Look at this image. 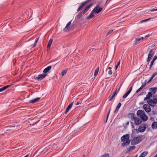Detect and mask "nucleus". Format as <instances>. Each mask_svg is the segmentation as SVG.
Wrapping results in <instances>:
<instances>
[{
	"instance_id": "obj_1",
	"label": "nucleus",
	"mask_w": 157,
	"mask_h": 157,
	"mask_svg": "<svg viewBox=\"0 0 157 157\" xmlns=\"http://www.w3.org/2000/svg\"><path fill=\"white\" fill-rule=\"evenodd\" d=\"M129 134H126L123 135L121 138L122 142H124L121 144V146L124 147L129 145L130 142V140H129Z\"/></svg>"
},
{
	"instance_id": "obj_2",
	"label": "nucleus",
	"mask_w": 157,
	"mask_h": 157,
	"mask_svg": "<svg viewBox=\"0 0 157 157\" xmlns=\"http://www.w3.org/2000/svg\"><path fill=\"white\" fill-rule=\"evenodd\" d=\"M144 136L141 135L135 138L131 142L132 145H135L138 144L143 139Z\"/></svg>"
},
{
	"instance_id": "obj_3",
	"label": "nucleus",
	"mask_w": 157,
	"mask_h": 157,
	"mask_svg": "<svg viewBox=\"0 0 157 157\" xmlns=\"http://www.w3.org/2000/svg\"><path fill=\"white\" fill-rule=\"evenodd\" d=\"M93 5V3H90L84 9L82 12H80L78 13V15H77V16L79 18H80Z\"/></svg>"
},
{
	"instance_id": "obj_4",
	"label": "nucleus",
	"mask_w": 157,
	"mask_h": 157,
	"mask_svg": "<svg viewBox=\"0 0 157 157\" xmlns=\"http://www.w3.org/2000/svg\"><path fill=\"white\" fill-rule=\"evenodd\" d=\"M92 0H87L85 1L82 2V3H80L79 6L77 10V12L80 11L85 6H86L88 3L89 2L91 1Z\"/></svg>"
},
{
	"instance_id": "obj_5",
	"label": "nucleus",
	"mask_w": 157,
	"mask_h": 157,
	"mask_svg": "<svg viewBox=\"0 0 157 157\" xmlns=\"http://www.w3.org/2000/svg\"><path fill=\"white\" fill-rule=\"evenodd\" d=\"M147 125L146 124H141L138 128V131L140 132H142L145 131Z\"/></svg>"
},
{
	"instance_id": "obj_6",
	"label": "nucleus",
	"mask_w": 157,
	"mask_h": 157,
	"mask_svg": "<svg viewBox=\"0 0 157 157\" xmlns=\"http://www.w3.org/2000/svg\"><path fill=\"white\" fill-rule=\"evenodd\" d=\"M101 2H100L93 9H95V10L96 11H95V13L96 14H98L102 10V7H100L101 4Z\"/></svg>"
},
{
	"instance_id": "obj_7",
	"label": "nucleus",
	"mask_w": 157,
	"mask_h": 157,
	"mask_svg": "<svg viewBox=\"0 0 157 157\" xmlns=\"http://www.w3.org/2000/svg\"><path fill=\"white\" fill-rule=\"evenodd\" d=\"M23 15L24 16V17L26 18L28 17L29 16V17H31L32 15V12L31 10H29V11H25L24 13H23Z\"/></svg>"
},
{
	"instance_id": "obj_8",
	"label": "nucleus",
	"mask_w": 157,
	"mask_h": 157,
	"mask_svg": "<svg viewBox=\"0 0 157 157\" xmlns=\"http://www.w3.org/2000/svg\"><path fill=\"white\" fill-rule=\"evenodd\" d=\"M147 102L148 103L149 105L152 107L155 106L156 104L155 101L151 99H150L147 100Z\"/></svg>"
},
{
	"instance_id": "obj_9",
	"label": "nucleus",
	"mask_w": 157,
	"mask_h": 157,
	"mask_svg": "<svg viewBox=\"0 0 157 157\" xmlns=\"http://www.w3.org/2000/svg\"><path fill=\"white\" fill-rule=\"evenodd\" d=\"M143 108L147 113L150 112L151 111V108L149 105L147 104H145L143 106Z\"/></svg>"
},
{
	"instance_id": "obj_10",
	"label": "nucleus",
	"mask_w": 157,
	"mask_h": 157,
	"mask_svg": "<svg viewBox=\"0 0 157 157\" xmlns=\"http://www.w3.org/2000/svg\"><path fill=\"white\" fill-rule=\"evenodd\" d=\"M133 120L134 121V124L136 125H139L142 122V120L136 117H134Z\"/></svg>"
},
{
	"instance_id": "obj_11",
	"label": "nucleus",
	"mask_w": 157,
	"mask_h": 157,
	"mask_svg": "<svg viewBox=\"0 0 157 157\" xmlns=\"http://www.w3.org/2000/svg\"><path fill=\"white\" fill-rule=\"evenodd\" d=\"M47 75V74L43 73L40 75H39L38 77L36 78V79L37 80H41L44 78Z\"/></svg>"
},
{
	"instance_id": "obj_12",
	"label": "nucleus",
	"mask_w": 157,
	"mask_h": 157,
	"mask_svg": "<svg viewBox=\"0 0 157 157\" xmlns=\"http://www.w3.org/2000/svg\"><path fill=\"white\" fill-rule=\"evenodd\" d=\"M153 53H154V52L153 51V50L151 49L150 50V51L148 55V57H147V62H149L150 61V60L151 59V58L152 56Z\"/></svg>"
},
{
	"instance_id": "obj_13",
	"label": "nucleus",
	"mask_w": 157,
	"mask_h": 157,
	"mask_svg": "<svg viewBox=\"0 0 157 157\" xmlns=\"http://www.w3.org/2000/svg\"><path fill=\"white\" fill-rule=\"evenodd\" d=\"M71 21L72 20L70 21L69 22H68L67 24L66 27L63 29V30L65 32H67L68 30H69L70 29H71L70 27V25L71 24Z\"/></svg>"
},
{
	"instance_id": "obj_14",
	"label": "nucleus",
	"mask_w": 157,
	"mask_h": 157,
	"mask_svg": "<svg viewBox=\"0 0 157 157\" xmlns=\"http://www.w3.org/2000/svg\"><path fill=\"white\" fill-rule=\"evenodd\" d=\"M144 113L145 112L144 111L141 110H139L137 111L136 114L137 116L141 118Z\"/></svg>"
},
{
	"instance_id": "obj_15",
	"label": "nucleus",
	"mask_w": 157,
	"mask_h": 157,
	"mask_svg": "<svg viewBox=\"0 0 157 157\" xmlns=\"http://www.w3.org/2000/svg\"><path fill=\"white\" fill-rule=\"evenodd\" d=\"M95 9H93V10L90 13V14L87 17V18H86L87 19H91L94 16V13H95V11H96L95 10Z\"/></svg>"
},
{
	"instance_id": "obj_16",
	"label": "nucleus",
	"mask_w": 157,
	"mask_h": 157,
	"mask_svg": "<svg viewBox=\"0 0 157 157\" xmlns=\"http://www.w3.org/2000/svg\"><path fill=\"white\" fill-rule=\"evenodd\" d=\"M74 101H73L70 104L67 108L66 110V112H65V114H66L71 109V108L72 107V106L73 105V103H74Z\"/></svg>"
},
{
	"instance_id": "obj_17",
	"label": "nucleus",
	"mask_w": 157,
	"mask_h": 157,
	"mask_svg": "<svg viewBox=\"0 0 157 157\" xmlns=\"http://www.w3.org/2000/svg\"><path fill=\"white\" fill-rule=\"evenodd\" d=\"M121 104L119 102L118 104L117 105V107L116 108L115 110L114 111V113L115 114H116L118 112V111L119 110V108H120V107L121 106Z\"/></svg>"
},
{
	"instance_id": "obj_18",
	"label": "nucleus",
	"mask_w": 157,
	"mask_h": 157,
	"mask_svg": "<svg viewBox=\"0 0 157 157\" xmlns=\"http://www.w3.org/2000/svg\"><path fill=\"white\" fill-rule=\"evenodd\" d=\"M135 117V114L133 113H130L127 115V117L130 118L131 120H133Z\"/></svg>"
},
{
	"instance_id": "obj_19",
	"label": "nucleus",
	"mask_w": 157,
	"mask_h": 157,
	"mask_svg": "<svg viewBox=\"0 0 157 157\" xmlns=\"http://www.w3.org/2000/svg\"><path fill=\"white\" fill-rule=\"evenodd\" d=\"M40 98H35L34 99H33L29 101V102L31 103H34L36 102L39 100L40 99Z\"/></svg>"
},
{
	"instance_id": "obj_20",
	"label": "nucleus",
	"mask_w": 157,
	"mask_h": 157,
	"mask_svg": "<svg viewBox=\"0 0 157 157\" xmlns=\"http://www.w3.org/2000/svg\"><path fill=\"white\" fill-rule=\"evenodd\" d=\"M149 90L151 91V92H152V94H154L157 90V87H155L151 88L149 89Z\"/></svg>"
},
{
	"instance_id": "obj_21",
	"label": "nucleus",
	"mask_w": 157,
	"mask_h": 157,
	"mask_svg": "<svg viewBox=\"0 0 157 157\" xmlns=\"http://www.w3.org/2000/svg\"><path fill=\"white\" fill-rule=\"evenodd\" d=\"M151 127L153 129H156L157 128V122H153L152 124Z\"/></svg>"
},
{
	"instance_id": "obj_22",
	"label": "nucleus",
	"mask_w": 157,
	"mask_h": 157,
	"mask_svg": "<svg viewBox=\"0 0 157 157\" xmlns=\"http://www.w3.org/2000/svg\"><path fill=\"white\" fill-rule=\"evenodd\" d=\"M52 39H50L48 41V44L47 47V50H49L50 49V47L52 43Z\"/></svg>"
},
{
	"instance_id": "obj_23",
	"label": "nucleus",
	"mask_w": 157,
	"mask_h": 157,
	"mask_svg": "<svg viewBox=\"0 0 157 157\" xmlns=\"http://www.w3.org/2000/svg\"><path fill=\"white\" fill-rule=\"evenodd\" d=\"M11 85H8L7 86H6L2 88H0V92H2L4 91L6 89H7L10 87Z\"/></svg>"
},
{
	"instance_id": "obj_24",
	"label": "nucleus",
	"mask_w": 157,
	"mask_h": 157,
	"mask_svg": "<svg viewBox=\"0 0 157 157\" xmlns=\"http://www.w3.org/2000/svg\"><path fill=\"white\" fill-rule=\"evenodd\" d=\"M51 68L52 67L51 66H49L48 67L44 69V70L43 71V73L45 74L46 73H47L51 69Z\"/></svg>"
},
{
	"instance_id": "obj_25",
	"label": "nucleus",
	"mask_w": 157,
	"mask_h": 157,
	"mask_svg": "<svg viewBox=\"0 0 157 157\" xmlns=\"http://www.w3.org/2000/svg\"><path fill=\"white\" fill-rule=\"evenodd\" d=\"M141 118L144 121H146L148 119V117L144 113L142 117Z\"/></svg>"
},
{
	"instance_id": "obj_26",
	"label": "nucleus",
	"mask_w": 157,
	"mask_h": 157,
	"mask_svg": "<svg viewBox=\"0 0 157 157\" xmlns=\"http://www.w3.org/2000/svg\"><path fill=\"white\" fill-rule=\"evenodd\" d=\"M67 70H68L67 68L64 70H63L61 73V75L62 76H63L64 75H66L67 73Z\"/></svg>"
},
{
	"instance_id": "obj_27",
	"label": "nucleus",
	"mask_w": 157,
	"mask_h": 157,
	"mask_svg": "<svg viewBox=\"0 0 157 157\" xmlns=\"http://www.w3.org/2000/svg\"><path fill=\"white\" fill-rule=\"evenodd\" d=\"M99 70V67H98L95 71L94 75L95 76H96L97 75L98 73V72Z\"/></svg>"
},
{
	"instance_id": "obj_28",
	"label": "nucleus",
	"mask_w": 157,
	"mask_h": 157,
	"mask_svg": "<svg viewBox=\"0 0 157 157\" xmlns=\"http://www.w3.org/2000/svg\"><path fill=\"white\" fill-rule=\"evenodd\" d=\"M152 94L151 92H149L148 94L147 95L146 97L148 98V99H150V98L152 97Z\"/></svg>"
},
{
	"instance_id": "obj_29",
	"label": "nucleus",
	"mask_w": 157,
	"mask_h": 157,
	"mask_svg": "<svg viewBox=\"0 0 157 157\" xmlns=\"http://www.w3.org/2000/svg\"><path fill=\"white\" fill-rule=\"evenodd\" d=\"M153 99L156 104H157V95H153Z\"/></svg>"
},
{
	"instance_id": "obj_30",
	"label": "nucleus",
	"mask_w": 157,
	"mask_h": 157,
	"mask_svg": "<svg viewBox=\"0 0 157 157\" xmlns=\"http://www.w3.org/2000/svg\"><path fill=\"white\" fill-rule=\"evenodd\" d=\"M148 152L147 151H144L142 152L141 155L143 156V157L145 156L147 154Z\"/></svg>"
},
{
	"instance_id": "obj_31",
	"label": "nucleus",
	"mask_w": 157,
	"mask_h": 157,
	"mask_svg": "<svg viewBox=\"0 0 157 157\" xmlns=\"http://www.w3.org/2000/svg\"><path fill=\"white\" fill-rule=\"evenodd\" d=\"M130 93H129L128 91H127L123 96V98H126L127 96Z\"/></svg>"
},
{
	"instance_id": "obj_32",
	"label": "nucleus",
	"mask_w": 157,
	"mask_h": 157,
	"mask_svg": "<svg viewBox=\"0 0 157 157\" xmlns=\"http://www.w3.org/2000/svg\"><path fill=\"white\" fill-rule=\"evenodd\" d=\"M111 110V108H110L109 110V111L108 112V113L107 114V117H106V121H105V123H106L107 122V120H108V117L109 116V113H110V111Z\"/></svg>"
},
{
	"instance_id": "obj_33",
	"label": "nucleus",
	"mask_w": 157,
	"mask_h": 157,
	"mask_svg": "<svg viewBox=\"0 0 157 157\" xmlns=\"http://www.w3.org/2000/svg\"><path fill=\"white\" fill-rule=\"evenodd\" d=\"M100 157H109V155L108 154L105 153L102 155Z\"/></svg>"
},
{
	"instance_id": "obj_34",
	"label": "nucleus",
	"mask_w": 157,
	"mask_h": 157,
	"mask_svg": "<svg viewBox=\"0 0 157 157\" xmlns=\"http://www.w3.org/2000/svg\"><path fill=\"white\" fill-rule=\"evenodd\" d=\"M135 148V146H131L130 147L128 150V151H130L131 150L134 149Z\"/></svg>"
},
{
	"instance_id": "obj_35",
	"label": "nucleus",
	"mask_w": 157,
	"mask_h": 157,
	"mask_svg": "<svg viewBox=\"0 0 157 157\" xmlns=\"http://www.w3.org/2000/svg\"><path fill=\"white\" fill-rule=\"evenodd\" d=\"M141 40V38H136L135 41V44H136L138 41H139Z\"/></svg>"
},
{
	"instance_id": "obj_36",
	"label": "nucleus",
	"mask_w": 157,
	"mask_h": 157,
	"mask_svg": "<svg viewBox=\"0 0 157 157\" xmlns=\"http://www.w3.org/2000/svg\"><path fill=\"white\" fill-rule=\"evenodd\" d=\"M154 61H153V60H152L150 63V67L149 69H151L153 65V63H154Z\"/></svg>"
},
{
	"instance_id": "obj_37",
	"label": "nucleus",
	"mask_w": 157,
	"mask_h": 157,
	"mask_svg": "<svg viewBox=\"0 0 157 157\" xmlns=\"http://www.w3.org/2000/svg\"><path fill=\"white\" fill-rule=\"evenodd\" d=\"M143 87L141 86L136 91V93H137L139 92L141 90H142L143 88Z\"/></svg>"
},
{
	"instance_id": "obj_38",
	"label": "nucleus",
	"mask_w": 157,
	"mask_h": 157,
	"mask_svg": "<svg viewBox=\"0 0 157 157\" xmlns=\"http://www.w3.org/2000/svg\"><path fill=\"white\" fill-rule=\"evenodd\" d=\"M147 83V80H145L144 83H142L141 86L144 87L146 85V83Z\"/></svg>"
},
{
	"instance_id": "obj_39",
	"label": "nucleus",
	"mask_w": 157,
	"mask_h": 157,
	"mask_svg": "<svg viewBox=\"0 0 157 157\" xmlns=\"http://www.w3.org/2000/svg\"><path fill=\"white\" fill-rule=\"evenodd\" d=\"M151 19V18H148V19H145V20H142L141 21V22L142 23L144 22H145V21H148V20H150Z\"/></svg>"
},
{
	"instance_id": "obj_40",
	"label": "nucleus",
	"mask_w": 157,
	"mask_h": 157,
	"mask_svg": "<svg viewBox=\"0 0 157 157\" xmlns=\"http://www.w3.org/2000/svg\"><path fill=\"white\" fill-rule=\"evenodd\" d=\"M117 89H116L115 92L113 93V95H112L114 97L117 95Z\"/></svg>"
},
{
	"instance_id": "obj_41",
	"label": "nucleus",
	"mask_w": 157,
	"mask_h": 157,
	"mask_svg": "<svg viewBox=\"0 0 157 157\" xmlns=\"http://www.w3.org/2000/svg\"><path fill=\"white\" fill-rule=\"evenodd\" d=\"M37 41H38L36 40L32 46V48H34L36 46Z\"/></svg>"
},
{
	"instance_id": "obj_42",
	"label": "nucleus",
	"mask_w": 157,
	"mask_h": 157,
	"mask_svg": "<svg viewBox=\"0 0 157 157\" xmlns=\"http://www.w3.org/2000/svg\"><path fill=\"white\" fill-rule=\"evenodd\" d=\"M37 41H38L36 40L32 46V48H34L36 46Z\"/></svg>"
},
{
	"instance_id": "obj_43",
	"label": "nucleus",
	"mask_w": 157,
	"mask_h": 157,
	"mask_svg": "<svg viewBox=\"0 0 157 157\" xmlns=\"http://www.w3.org/2000/svg\"><path fill=\"white\" fill-rule=\"evenodd\" d=\"M113 30H110L108 31V32L107 33V35H106V36H107V35L110 34L112 32H113Z\"/></svg>"
},
{
	"instance_id": "obj_44",
	"label": "nucleus",
	"mask_w": 157,
	"mask_h": 157,
	"mask_svg": "<svg viewBox=\"0 0 157 157\" xmlns=\"http://www.w3.org/2000/svg\"><path fill=\"white\" fill-rule=\"evenodd\" d=\"M113 98L114 97L112 96H109V101H110L112 100L113 99Z\"/></svg>"
},
{
	"instance_id": "obj_45",
	"label": "nucleus",
	"mask_w": 157,
	"mask_h": 157,
	"mask_svg": "<svg viewBox=\"0 0 157 157\" xmlns=\"http://www.w3.org/2000/svg\"><path fill=\"white\" fill-rule=\"evenodd\" d=\"M156 75H157V72L154 73L151 77L153 78Z\"/></svg>"
},
{
	"instance_id": "obj_46",
	"label": "nucleus",
	"mask_w": 157,
	"mask_h": 157,
	"mask_svg": "<svg viewBox=\"0 0 157 157\" xmlns=\"http://www.w3.org/2000/svg\"><path fill=\"white\" fill-rule=\"evenodd\" d=\"M157 59V56H154V58H153V59L152 60H153V61H154Z\"/></svg>"
},
{
	"instance_id": "obj_47",
	"label": "nucleus",
	"mask_w": 157,
	"mask_h": 157,
	"mask_svg": "<svg viewBox=\"0 0 157 157\" xmlns=\"http://www.w3.org/2000/svg\"><path fill=\"white\" fill-rule=\"evenodd\" d=\"M132 87L133 86H132L129 89V90L128 91V92H129V93H130V92H131V91H132Z\"/></svg>"
},
{
	"instance_id": "obj_48",
	"label": "nucleus",
	"mask_w": 157,
	"mask_h": 157,
	"mask_svg": "<svg viewBox=\"0 0 157 157\" xmlns=\"http://www.w3.org/2000/svg\"><path fill=\"white\" fill-rule=\"evenodd\" d=\"M113 73V72L111 70H109V71H108V74L109 75H111Z\"/></svg>"
},
{
	"instance_id": "obj_49",
	"label": "nucleus",
	"mask_w": 157,
	"mask_h": 157,
	"mask_svg": "<svg viewBox=\"0 0 157 157\" xmlns=\"http://www.w3.org/2000/svg\"><path fill=\"white\" fill-rule=\"evenodd\" d=\"M150 12H153L157 11V9H152L150 10Z\"/></svg>"
},
{
	"instance_id": "obj_50",
	"label": "nucleus",
	"mask_w": 157,
	"mask_h": 157,
	"mask_svg": "<svg viewBox=\"0 0 157 157\" xmlns=\"http://www.w3.org/2000/svg\"><path fill=\"white\" fill-rule=\"evenodd\" d=\"M82 103L79 102V101H77L76 103L75 104V105H77L79 104H81Z\"/></svg>"
},
{
	"instance_id": "obj_51",
	"label": "nucleus",
	"mask_w": 157,
	"mask_h": 157,
	"mask_svg": "<svg viewBox=\"0 0 157 157\" xmlns=\"http://www.w3.org/2000/svg\"><path fill=\"white\" fill-rule=\"evenodd\" d=\"M131 125H132V127L133 128H134V126L132 122H131Z\"/></svg>"
},
{
	"instance_id": "obj_52",
	"label": "nucleus",
	"mask_w": 157,
	"mask_h": 157,
	"mask_svg": "<svg viewBox=\"0 0 157 157\" xmlns=\"http://www.w3.org/2000/svg\"><path fill=\"white\" fill-rule=\"evenodd\" d=\"M152 114L153 115H155L156 114V112L154 111H152Z\"/></svg>"
},
{
	"instance_id": "obj_53",
	"label": "nucleus",
	"mask_w": 157,
	"mask_h": 157,
	"mask_svg": "<svg viewBox=\"0 0 157 157\" xmlns=\"http://www.w3.org/2000/svg\"><path fill=\"white\" fill-rule=\"evenodd\" d=\"M147 99L148 100V98L147 97H145L144 98V100L145 101V100H146Z\"/></svg>"
},
{
	"instance_id": "obj_54",
	"label": "nucleus",
	"mask_w": 157,
	"mask_h": 157,
	"mask_svg": "<svg viewBox=\"0 0 157 157\" xmlns=\"http://www.w3.org/2000/svg\"><path fill=\"white\" fill-rule=\"evenodd\" d=\"M118 66L117 65L115 67V70H117V68H118Z\"/></svg>"
},
{
	"instance_id": "obj_55",
	"label": "nucleus",
	"mask_w": 157,
	"mask_h": 157,
	"mask_svg": "<svg viewBox=\"0 0 157 157\" xmlns=\"http://www.w3.org/2000/svg\"><path fill=\"white\" fill-rule=\"evenodd\" d=\"M120 60H119V62L117 63V65L118 66H119L120 64Z\"/></svg>"
},
{
	"instance_id": "obj_56",
	"label": "nucleus",
	"mask_w": 157,
	"mask_h": 157,
	"mask_svg": "<svg viewBox=\"0 0 157 157\" xmlns=\"http://www.w3.org/2000/svg\"><path fill=\"white\" fill-rule=\"evenodd\" d=\"M152 80L151 79H150L148 81V82H147V83H149Z\"/></svg>"
},
{
	"instance_id": "obj_57",
	"label": "nucleus",
	"mask_w": 157,
	"mask_h": 157,
	"mask_svg": "<svg viewBox=\"0 0 157 157\" xmlns=\"http://www.w3.org/2000/svg\"><path fill=\"white\" fill-rule=\"evenodd\" d=\"M129 122L128 121L126 123V125H128L129 124Z\"/></svg>"
},
{
	"instance_id": "obj_58",
	"label": "nucleus",
	"mask_w": 157,
	"mask_h": 157,
	"mask_svg": "<svg viewBox=\"0 0 157 157\" xmlns=\"http://www.w3.org/2000/svg\"><path fill=\"white\" fill-rule=\"evenodd\" d=\"M144 92H143L142 93H140V95H142L144 93Z\"/></svg>"
},
{
	"instance_id": "obj_59",
	"label": "nucleus",
	"mask_w": 157,
	"mask_h": 157,
	"mask_svg": "<svg viewBox=\"0 0 157 157\" xmlns=\"http://www.w3.org/2000/svg\"><path fill=\"white\" fill-rule=\"evenodd\" d=\"M153 119V117H151L150 118V120H152Z\"/></svg>"
},
{
	"instance_id": "obj_60",
	"label": "nucleus",
	"mask_w": 157,
	"mask_h": 157,
	"mask_svg": "<svg viewBox=\"0 0 157 157\" xmlns=\"http://www.w3.org/2000/svg\"><path fill=\"white\" fill-rule=\"evenodd\" d=\"M111 69H112V68L111 67H109V68H108V69L109 70H111Z\"/></svg>"
},
{
	"instance_id": "obj_61",
	"label": "nucleus",
	"mask_w": 157,
	"mask_h": 157,
	"mask_svg": "<svg viewBox=\"0 0 157 157\" xmlns=\"http://www.w3.org/2000/svg\"><path fill=\"white\" fill-rule=\"evenodd\" d=\"M139 157H143V156L140 155L139 156Z\"/></svg>"
},
{
	"instance_id": "obj_62",
	"label": "nucleus",
	"mask_w": 157,
	"mask_h": 157,
	"mask_svg": "<svg viewBox=\"0 0 157 157\" xmlns=\"http://www.w3.org/2000/svg\"><path fill=\"white\" fill-rule=\"evenodd\" d=\"M140 38H141V40L143 39H144V37H142Z\"/></svg>"
},
{
	"instance_id": "obj_63",
	"label": "nucleus",
	"mask_w": 157,
	"mask_h": 157,
	"mask_svg": "<svg viewBox=\"0 0 157 157\" xmlns=\"http://www.w3.org/2000/svg\"><path fill=\"white\" fill-rule=\"evenodd\" d=\"M153 79V78L152 77H151V78H150V79H151V80H152V79Z\"/></svg>"
},
{
	"instance_id": "obj_64",
	"label": "nucleus",
	"mask_w": 157,
	"mask_h": 157,
	"mask_svg": "<svg viewBox=\"0 0 157 157\" xmlns=\"http://www.w3.org/2000/svg\"><path fill=\"white\" fill-rule=\"evenodd\" d=\"M39 39V38L38 37V38H37V39L36 40H37V41H38V40Z\"/></svg>"
}]
</instances>
